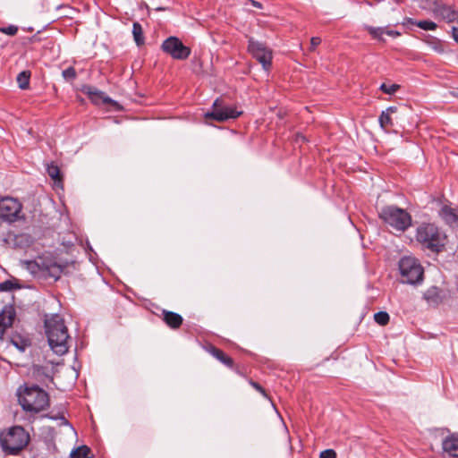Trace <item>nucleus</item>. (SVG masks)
<instances>
[{
    "instance_id": "f257e3e1",
    "label": "nucleus",
    "mask_w": 458,
    "mask_h": 458,
    "mask_svg": "<svg viewBox=\"0 0 458 458\" xmlns=\"http://www.w3.org/2000/svg\"><path fill=\"white\" fill-rule=\"evenodd\" d=\"M44 325L50 348L57 355L65 354L69 350L71 338L64 318L59 314L46 315Z\"/></svg>"
},
{
    "instance_id": "f03ea898",
    "label": "nucleus",
    "mask_w": 458,
    "mask_h": 458,
    "mask_svg": "<svg viewBox=\"0 0 458 458\" xmlns=\"http://www.w3.org/2000/svg\"><path fill=\"white\" fill-rule=\"evenodd\" d=\"M16 394L19 404L27 412L38 413L49 406L48 394L37 385L21 386Z\"/></svg>"
},
{
    "instance_id": "7ed1b4c3",
    "label": "nucleus",
    "mask_w": 458,
    "mask_h": 458,
    "mask_svg": "<svg viewBox=\"0 0 458 458\" xmlns=\"http://www.w3.org/2000/svg\"><path fill=\"white\" fill-rule=\"evenodd\" d=\"M23 267L38 279L57 281L64 271V267L49 257H38L33 260L22 261Z\"/></svg>"
},
{
    "instance_id": "20e7f679",
    "label": "nucleus",
    "mask_w": 458,
    "mask_h": 458,
    "mask_svg": "<svg viewBox=\"0 0 458 458\" xmlns=\"http://www.w3.org/2000/svg\"><path fill=\"white\" fill-rule=\"evenodd\" d=\"M29 433L21 426H13L0 432V446L4 454L16 455L30 443Z\"/></svg>"
},
{
    "instance_id": "39448f33",
    "label": "nucleus",
    "mask_w": 458,
    "mask_h": 458,
    "mask_svg": "<svg viewBox=\"0 0 458 458\" xmlns=\"http://www.w3.org/2000/svg\"><path fill=\"white\" fill-rule=\"evenodd\" d=\"M416 240L423 248L439 253L445 245V235L434 224L423 223L417 227Z\"/></svg>"
},
{
    "instance_id": "423d86ee",
    "label": "nucleus",
    "mask_w": 458,
    "mask_h": 458,
    "mask_svg": "<svg viewBox=\"0 0 458 458\" xmlns=\"http://www.w3.org/2000/svg\"><path fill=\"white\" fill-rule=\"evenodd\" d=\"M379 217L394 229L404 232L411 225V215L403 208L394 205L383 207Z\"/></svg>"
},
{
    "instance_id": "0eeeda50",
    "label": "nucleus",
    "mask_w": 458,
    "mask_h": 458,
    "mask_svg": "<svg viewBox=\"0 0 458 458\" xmlns=\"http://www.w3.org/2000/svg\"><path fill=\"white\" fill-rule=\"evenodd\" d=\"M399 270L403 284H415L422 281L423 268L415 258H402L399 261Z\"/></svg>"
},
{
    "instance_id": "6e6552de",
    "label": "nucleus",
    "mask_w": 458,
    "mask_h": 458,
    "mask_svg": "<svg viewBox=\"0 0 458 458\" xmlns=\"http://www.w3.org/2000/svg\"><path fill=\"white\" fill-rule=\"evenodd\" d=\"M21 203L12 197H0V224H12L19 220L21 216Z\"/></svg>"
},
{
    "instance_id": "1a4fd4ad",
    "label": "nucleus",
    "mask_w": 458,
    "mask_h": 458,
    "mask_svg": "<svg viewBox=\"0 0 458 458\" xmlns=\"http://www.w3.org/2000/svg\"><path fill=\"white\" fill-rule=\"evenodd\" d=\"M248 51L262 64L264 70L268 71L272 65L273 53L265 43L250 38L248 40Z\"/></svg>"
},
{
    "instance_id": "9d476101",
    "label": "nucleus",
    "mask_w": 458,
    "mask_h": 458,
    "mask_svg": "<svg viewBox=\"0 0 458 458\" xmlns=\"http://www.w3.org/2000/svg\"><path fill=\"white\" fill-rule=\"evenodd\" d=\"M242 111L236 107L224 105L219 98H216L212 105V111L205 114L207 119H213L217 122H225L229 119L239 117Z\"/></svg>"
},
{
    "instance_id": "9b49d317",
    "label": "nucleus",
    "mask_w": 458,
    "mask_h": 458,
    "mask_svg": "<svg viewBox=\"0 0 458 458\" xmlns=\"http://www.w3.org/2000/svg\"><path fill=\"white\" fill-rule=\"evenodd\" d=\"M161 49L175 60H185L191 55V48L183 45L177 37L167 38L161 45Z\"/></svg>"
},
{
    "instance_id": "f8f14e48",
    "label": "nucleus",
    "mask_w": 458,
    "mask_h": 458,
    "mask_svg": "<svg viewBox=\"0 0 458 458\" xmlns=\"http://www.w3.org/2000/svg\"><path fill=\"white\" fill-rule=\"evenodd\" d=\"M442 449L447 458H458V434H449L442 440Z\"/></svg>"
},
{
    "instance_id": "ddd939ff",
    "label": "nucleus",
    "mask_w": 458,
    "mask_h": 458,
    "mask_svg": "<svg viewBox=\"0 0 458 458\" xmlns=\"http://www.w3.org/2000/svg\"><path fill=\"white\" fill-rule=\"evenodd\" d=\"M433 13L436 16L441 17L447 22H453L457 19V13L451 8V6L443 4L442 2H435Z\"/></svg>"
},
{
    "instance_id": "4468645a",
    "label": "nucleus",
    "mask_w": 458,
    "mask_h": 458,
    "mask_svg": "<svg viewBox=\"0 0 458 458\" xmlns=\"http://www.w3.org/2000/svg\"><path fill=\"white\" fill-rule=\"evenodd\" d=\"M81 91L89 96L92 102L98 104L100 102L105 104L115 103L112 98L106 96L104 92L98 90L97 88L90 85H84Z\"/></svg>"
},
{
    "instance_id": "2eb2a0df",
    "label": "nucleus",
    "mask_w": 458,
    "mask_h": 458,
    "mask_svg": "<svg viewBox=\"0 0 458 458\" xmlns=\"http://www.w3.org/2000/svg\"><path fill=\"white\" fill-rule=\"evenodd\" d=\"M15 318V311L12 306H5L0 313V339L3 338L7 327H12Z\"/></svg>"
},
{
    "instance_id": "dca6fc26",
    "label": "nucleus",
    "mask_w": 458,
    "mask_h": 458,
    "mask_svg": "<svg viewBox=\"0 0 458 458\" xmlns=\"http://www.w3.org/2000/svg\"><path fill=\"white\" fill-rule=\"evenodd\" d=\"M439 216L444 222L453 228H458V210L445 205L439 210Z\"/></svg>"
},
{
    "instance_id": "f3484780",
    "label": "nucleus",
    "mask_w": 458,
    "mask_h": 458,
    "mask_svg": "<svg viewBox=\"0 0 458 458\" xmlns=\"http://www.w3.org/2000/svg\"><path fill=\"white\" fill-rule=\"evenodd\" d=\"M163 320L172 329L179 328L183 321L182 317L174 311L163 310Z\"/></svg>"
},
{
    "instance_id": "a211bd4d",
    "label": "nucleus",
    "mask_w": 458,
    "mask_h": 458,
    "mask_svg": "<svg viewBox=\"0 0 458 458\" xmlns=\"http://www.w3.org/2000/svg\"><path fill=\"white\" fill-rule=\"evenodd\" d=\"M210 353L220 362L227 366L228 368L233 367V360L227 356L221 349H218L215 346L210 348Z\"/></svg>"
},
{
    "instance_id": "6ab92c4d",
    "label": "nucleus",
    "mask_w": 458,
    "mask_h": 458,
    "mask_svg": "<svg viewBox=\"0 0 458 458\" xmlns=\"http://www.w3.org/2000/svg\"><path fill=\"white\" fill-rule=\"evenodd\" d=\"M405 23L416 25L421 30H435L437 27V23L432 21L423 20V21H416L412 18H406Z\"/></svg>"
},
{
    "instance_id": "aec40b11",
    "label": "nucleus",
    "mask_w": 458,
    "mask_h": 458,
    "mask_svg": "<svg viewBox=\"0 0 458 458\" xmlns=\"http://www.w3.org/2000/svg\"><path fill=\"white\" fill-rule=\"evenodd\" d=\"M30 71H22L21 72L16 78L17 83L21 89H27L30 87Z\"/></svg>"
},
{
    "instance_id": "412c9836",
    "label": "nucleus",
    "mask_w": 458,
    "mask_h": 458,
    "mask_svg": "<svg viewBox=\"0 0 458 458\" xmlns=\"http://www.w3.org/2000/svg\"><path fill=\"white\" fill-rule=\"evenodd\" d=\"M14 242L16 246L25 248L33 243V239L30 234L21 233L15 236Z\"/></svg>"
},
{
    "instance_id": "4be33fe9",
    "label": "nucleus",
    "mask_w": 458,
    "mask_h": 458,
    "mask_svg": "<svg viewBox=\"0 0 458 458\" xmlns=\"http://www.w3.org/2000/svg\"><path fill=\"white\" fill-rule=\"evenodd\" d=\"M91 454V450L87 445H81L75 449H73L71 454V458H89V454Z\"/></svg>"
},
{
    "instance_id": "5701e85b",
    "label": "nucleus",
    "mask_w": 458,
    "mask_h": 458,
    "mask_svg": "<svg viewBox=\"0 0 458 458\" xmlns=\"http://www.w3.org/2000/svg\"><path fill=\"white\" fill-rule=\"evenodd\" d=\"M132 35L133 38L138 46L144 43L143 30L139 22H133L132 24Z\"/></svg>"
},
{
    "instance_id": "b1692460",
    "label": "nucleus",
    "mask_w": 458,
    "mask_h": 458,
    "mask_svg": "<svg viewBox=\"0 0 458 458\" xmlns=\"http://www.w3.org/2000/svg\"><path fill=\"white\" fill-rule=\"evenodd\" d=\"M365 30L373 38L384 41L383 35L385 34V27H372L366 25Z\"/></svg>"
},
{
    "instance_id": "393cba45",
    "label": "nucleus",
    "mask_w": 458,
    "mask_h": 458,
    "mask_svg": "<svg viewBox=\"0 0 458 458\" xmlns=\"http://www.w3.org/2000/svg\"><path fill=\"white\" fill-rule=\"evenodd\" d=\"M33 374L39 378H51L50 369L47 367L34 365Z\"/></svg>"
},
{
    "instance_id": "a878e982",
    "label": "nucleus",
    "mask_w": 458,
    "mask_h": 458,
    "mask_svg": "<svg viewBox=\"0 0 458 458\" xmlns=\"http://www.w3.org/2000/svg\"><path fill=\"white\" fill-rule=\"evenodd\" d=\"M10 341L21 352H24L30 346V341L21 336H14Z\"/></svg>"
},
{
    "instance_id": "bb28decb",
    "label": "nucleus",
    "mask_w": 458,
    "mask_h": 458,
    "mask_svg": "<svg viewBox=\"0 0 458 458\" xmlns=\"http://www.w3.org/2000/svg\"><path fill=\"white\" fill-rule=\"evenodd\" d=\"M378 123L380 124V127L383 129L393 126L391 114H388L387 112L382 111L378 117Z\"/></svg>"
},
{
    "instance_id": "cd10ccee",
    "label": "nucleus",
    "mask_w": 458,
    "mask_h": 458,
    "mask_svg": "<svg viewBox=\"0 0 458 458\" xmlns=\"http://www.w3.org/2000/svg\"><path fill=\"white\" fill-rule=\"evenodd\" d=\"M375 321L380 326H386L390 319L389 314L386 311H378L374 314Z\"/></svg>"
},
{
    "instance_id": "c85d7f7f",
    "label": "nucleus",
    "mask_w": 458,
    "mask_h": 458,
    "mask_svg": "<svg viewBox=\"0 0 458 458\" xmlns=\"http://www.w3.org/2000/svg\"><path fill=\"white\" fill-rule=\"evenodd\" d=\"M20 285L11 280H5L0 283V292H11L14 289H19Z\"/></svg>"
},
{
    "instance_id": "c756f323",
    "label": "nucleus",
    "mask_w": 458,
    "mask_h": 458,
    "mask_svg": "<svg viewBox=\"0 0 458 458\" xmlns=\"http://www.w3.org/2000/svg\"><path fill=\"white\" fill-rule=\"evenodd\" d=\"M62 75L65 81H72L76 79L77 72L72 66H70L67 69L63 71Z\"/></svg>"
},
{
    "instance_id": "7c9ffc66",
    "label": "nucleus",
    "mask_w": 458,
    "mask_h": 458,
    "mask_svg": "<svg viewBox=\"0 0 458 458\" xmlns=\"http://www.w3.org/2000/svg\"><path fill=\"white\" fill-rule=\"evenodd\" d=\"M400 89V86L398 84H390L387 85L386 83H382L379 87V89L383 91L386 94L392 95L395 93Z\"/></svg>"
},
{
    "instance_id": "2f4dec72",
    "label": "nucleus",
    "mask_w": 458,
    "mask_h": 458,
    "mask_svg": "<svg viewBox=\"0 0 458 458\" xmlns=\"http://www.w3.org/2000/svg\"><path fill=\"white\" fill-rule=\"evenodd\" d=\"M47 172L54 180H57L60 177V169L56 165L51 164L47 165Z\"/></svg>"
},
{
    "instance_id": "473e14b6",
    "label": "nucleus",
    "mask_w": 458,
    "mask_h": 458,
    "mask_svg": "<svg viewBox=\"0 0 458 458\" xmlns=\"http://www.w3.org/2000/svg\"><path fill=\"white\" fill-rule=\"evenodd\" d=\"M0 31L9 36H14L18 31V27L15 25H9L7 27L1 28Z\"/></svg>"
},
{
    "instance_id": "72a5a7b5",
    "label": "nucleus",
    "mask_w": 458,
    "mask_h": 458,
    "mask_svg": "<svg viewBox=\"0 0 458 458\" xmlns=\"http://www.w3.org/2000/svg\"><path fill=\"white\" fill-rule=\"evenodd\" d=\"M425 297L429 301L437 302L438 299V296H437V288L428 290L425 294Z\"/></svg>"
},
{
    "instance_id": "f704fd0d",
    "label": "nucleus",
    "mask_w": 458,
    "mask_h": 458,
    "mask_svg": "<svg viewBox=\"0 0 458 458\" xmlns=\"http://www.w3.org/2000/svg\"><path fill=\"white\" fill-rule=\"evenodd\" d=\"M319 458H336V454L333 449H327L320 453Z\"/></svg>"
},
{
    "instance_id": "c9c22d12",
    "label": "nucleus",
    "mask_w": 458,
    "mask_h": 458,
    "mask_svg": "<svg viewBox=\"0 0 458 458\" xmlns=\"http://www.w3.org/2000/svg\"><path fill=\"white\" fill-rule=\"evenodd\" d=\"M251 386L257 390L259 391L263 396L265 397H268L267 393H266V390L259 384V383H256V382H251Z\"/></svg>"
},
{
    "instance_id": "e433bc0d",
    "label": "nucleus",
    "mask_w": 458,
    "mask_h": 458,
    "mask_svg": "<svg viewBox=\"0 0 458 458\" xmlns=\"http://www.w3.org/2000/svg\"><path fill=\"white\" fill-rule=\"evenodd\" d=\"M385 34L390 36V37H399L401 35V33L397 30H389L387 29V27H385Z\"/></svg>"
},
{
    "instance_id": "4c0bfd02",
    "label": "nucleus",
    "mask_w": 458,
    "mask_h": 458,
    "mask_svg": "<svg viewBox=\"0 0 458 458\" xmlns=\"http://www.w3.org/2000/svg\"><path fill=\"white\" fill-rule=\"evenodd\" d=\"M321 43V38L318 37H313L310 39L311 49H315Z\"/></svg>"
},
{
    "instance_id": "58836bf2",
    "label": "nucleus",
    "mask_w": 458,
    "mask_h": 458,
    "mask_svg": "<svg viewBox=\"0 0 458 458\" xmlns=\"http://www.w3.org/2000/svg\"><path fill=\"white\" fill-rule=\"evenodd\" d=\"M432 48L437 51V53H444L445 49L441 42H437L432 46Z\"/></svg>"
},
{
    "instance_id": "ea45409f",
    "label": "nucleus",
    "mask_w": 458,
    "mask_h": 458,
    "mask_svg": "<svg viewBox=\"0 0 458 458\" xmlns=\"http://www.w3.org/2000/svg\"><path fill=\"white\" fill-rule=\"evenodd\" d=\"M59 420L61 421L60 422V425H64V426H69L72 430H74V428H72V426L70 424V422L64 418V415H59Z\"/></svg>"
},
{
    "instance_id": "a19ab883",
    "label": "nucleus",
    "mask_w": 458,
    "mask_h": 458,
    "mask_svg": "<svg viewBox=\"0 0 458 458\" xmlns=\"http://www.w3.org/2000/svg\"><path fill=\"white\" fill-rule=\"evenodd\" d=\"M252 6L258 8V9H262L263 8V5L260 2H258L256 0H248Z\"/></svg>"
},
{
    "instance_id": "79ce46f5",
    "label": "nucleus",
    "mask_w": 458,
    "mask_h": 458,
    "mask_svg": "<svg viewBox=\"0 0 458 458\" xmlns=\"http://www.w3.org/2000/svg\"><path fill=\"white\" fill-rule=\"evenodd\" d=\"M397 111V107L394 106H388L384 112H387L388 114H394Z\"/></svg>"
},
{
    "instance_id": "37998d69",
    "label": "nucleus",
    "mask_w": 458,
    "mask_h": 458,
    "mask_svg": "<svg viewBox=\"0 0 458 458\" xmlns=\"http://www.w3.org/2000/svg\"><path fill=\"white\" fill-rule=\"evenodd\" d=\"M453 37L454 39L458 43V30L456 28L453 29Z\"/></svg>"
},
{
    "instance_id": "c03bdc74",
    "label": "nucleus",
    "mask_w": 458,
    "mask_h": 458,
    "mask_svg": "<svg viewBox=\"0 0 458 458\" xmlns=\"http://www.w3.org/2000/svg\"><path fill=\"white\" fill-rule=\"evenodd\" d=\"M45 417H47V418H49L51 420H59V416L45 415Z\"/></svg>"
}]
</instances>
